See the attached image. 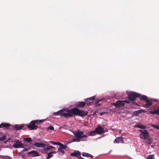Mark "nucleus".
Here are the masks:
<instances>
[{"mask_svg":"<svg viewBox=\"0 0 159 159\" xmlns=\"http://www.w3.org/2000/svg\"><path fill=\"white\" fill-rule=\"evenodd\" d=\"M135 127H137L138 128L143 129H144L146 128V126L140 124L139 123H138L136 124V125L135 126Z\"/></svg>","mask_w":159,"mask_h":159,"instance_id":"b1692460","label":"nucleus"},{"mask_svg":"<svg viewBox=\"0 0 159 159\" xmlns=\"http://www.w3.org/2000/svg\"><path fill=\"white\" fill-rule=\"evenodd\" d=\"M22 146V144L21 142L18 140L16 141L15 143L13 145V147L16 148L21 147Z\"/></svg>","mask_w":159,"mask_h":159,"instance_id":"ddd939ff","label":"nucleus"},{"mask_svg":"<svg viewBox=\"0 0 159 159\" xmlns=\"http://www.w3.org/2000/svg\"><path fill=\"white\" fill-rule=\"evenodd\" d=\"M103 99H101L99 100H98L97 101H95L94 102V104H95V106H100L101 104V103H99V102L101 101L102 100H103Z\"/></svg>","mask_w":159,"mask_h":159,"instance_id":"bb28decb","label":"nucleus"},{"mask_svg":"<svg viewBox=\"0 0 159 159\" xmlns=\"http://www.w3.org/2000/svg\"><path fill=\"white\" fill-rule=\"evenodd\" d=\"M123 139L122 137H117L115 140L114 142L116 143H123Z\"/></svg>","mask_w":159,"mask_h":159,"instance_id":"aec40b11","label":"nucleus"},{"mask_svg":"<svg viewBox=\"0 0 159 159\" xmlns=\"http://www.w3.org/2000/svg\"><path fill=\"white\" fill-rule=\"evenodd\" d=\"M81 153L78 151H75L74 152L70 153V156L72 157H77L78 158L80 157Z\"/></svg>","mask_w":159,"mask_h":159,"instance_id":"4468645a","label":"nucleus"},{"mask_svg":"<svg viewBox=\"0 0 159 159\" xmlns=\"http://www.w3.org/2000/svg\"><path fill=\"white\" fill-rule=\"evenodd\" d=\"M146 102V103L143 106V107L148 108L152 105V101L151 99H147Z\"/></svg>","mask_w":159,"mask_h":159,"instance_id":"dca6fc26","label":"nucleus"},{"mask_svg":"<svg viewBox=\"0 0 159 159\" xmlns=\"http://www.w3.org/2000/svg\"><path fill=\"white\" fill-rule=\"evenodd\" d=\"M97 134H100L105 133V130L100 125H98L95 129Z\"/></svg>","mask_w":159,"mask_h":159,"instance_id":"1a4fd4ad","label":"nucleus"},{"mask_svg":"<svg viewBox=\"0 0 159 159\" xmlns=\"http://www.w3.org/2000/svg\"><path fill=\"white\" fill-rule=\"evenodd\" d=\"M6 135H4L3 136H2L0 137V141H3L5 139Z\"/></svg>","mask_w":159,"mask_h":159,"instance_id":"473e14b6","label":"nucleus"},{"mask_svg":"<svg viewBox=\"0 0 159 159\" xmlns=\"http://www.w3.org/2000/svg\"><path fill=\"white\" fill-rule=\"evenodd\" d=\"M146 140L145 143L148 145H150L152 143V140L150 138V137H147V139H145Z\"/></svg>","mask_w":159,"mask_h":159,"instance_id":"393cba45","label":"nucleus"},{"mask_svg":"<svg viewBox=\"0 0 159 159\" xmlns=\"http://www.w3.org/2000/svg\"><path fill=\"white\" fill-rule=\"evenodd\" d=\"M49 142L51 143L52 144H53V145L57 144V145H59V144H58V143H60L59 142H53L52 141H50Z\"/></svg>","mask_w":159,"mask_h":159,"instance_id":"72a5a7b5","label":"nucleus"},{"mask_svg":"<svg viewBox=\"0 0 159 159\" xmlns=\"http://www.w3.org/2000/svg\"><path fill=\"white\" fill-rule=\"evenodd\" d=\"M146 112L145 110L144 109H141L140 110L136 111H134V114H135L137 115L138 114L142 113V112Z\"/></svg>","mask_w":159,"mask_h":159,"instance_id":"a878e982","label":"nucleus"},{"mask_svg":"<svg viewBox=\"0 0 159 159\" xmlns=\"http://www.w3.org/2000/svg\"><path fill=\"white\" fill-rule=\"evenodd\" d=\"M97 134L96 131H95V129L93 131H91L89 132H87L85 134L87 136H94Z\"/></svg>","mask_w":159,"mask_h":159,"instance_id":"5701e85b","label":"nucleus"},{"mask_svg":"<svg viewBox=\"0 0 159 159\" xmlns=\"http://www.w3.org/2000/svg\"><path fill=\"white\" fill-rule=\"evenodd\" d=\"M79 109L77 107L73 108L71 109H69L71 115H74L78 116Z\"/></svg>","mask_w":159,"mask_h":159,"instance_id":"9b49d317","label":"nucleus"},{"mask_svg":"<svg viewBox=\"0 0 159 159\" xmlns=\"http://www.w3.org/2000/svg\"><path fill=\"white\" fill-rule=\"evenodd\" d=\"M128 96L129 100L132 101L134 100L136 98L140 97V94L135 92H129L127 93Z\"/></svg>","mask_w":159,"mask_h":159,"instance_id":"20e7f679","label":"nucleus"},{"mask_svg":"<svg viewBox=\"0 0 159 159\" xmlns=\"http://www.w3.org/2000/svg\"><path fill=\"white\" fill-rule=\"evenodd\" d=\"M158 108H159L157 107ZM149 112L152 115L157 114V115H159V109L153 110L152 111H150Z\"/></svg>","mask_w":159,"mask_h":159,"instance_id":"412c9836","label":"nucleus"},{"mask_svg":"<svg viewBox=\"0 0 159 159\" xmlns=\"http://www.w3.org/2000/svg\"><path fill=\"white\" fill-rule=\"evenodd\" d=\"M46 147L45 148H44L43 149V151L46 152H47L48 150H51L52 149L55 148L54 147L51 146H49V144L48 143L47 144H46Z\"/></svg>","mask_w":159,"mask_h":159,"instance_id":"a211bd4d","label":"nucleus"},{"mask_svg":"<svg viewBox=\"0 0 159 159\" xmlns=\"http://www.w3.org/2000/svg\"><path fill=\"white\" fill-rule=\"evenodd\" d=\"M140 98V100H145L146 101L147 99H148L147 98V97L145 95H142L141 97H139Z\"/></svg>","mask_w":159,"mask_h":159,"instance_id":"c85d7f7f","label":"nucleus"},{"mask_svg":"<svg viewBox=\"0 0 159 159\" xmlns=\"http://www.w3.org/2000/svg\"><path fill=\"white\" fill-rule=\"evenodd\" d=\"M85 104L86 103L84 102H79L76 103V106L77 107L83 108L85 106Z\"/></svg>","mask_w":159,"mask_h":159,"instance_id":"6ab92c4d","label":"nucleus"},{"mask_svg":"<svg viewBox=\"0 0 159 159\" xmlns=\"http://www.w3.org/2000/svg\"><path fill=\"white\" fill-rule=\"evenodd\" d=\"M89 154L87 153H85V152H83L82 155L83 157H89Z\"/></svg>","mask_w":159,"mask_h":159,"instance_id":"7c9ffc66","label":"nucleus"},{"mask_svg":"<svg viewBox=\"0 0 159 159\" xmlns=\"http://www.w3.org/2000/svg\"><path fill=\"white\" fill-rule=\"evenodd\" d=\"M132 103L133 104H135V105L136 106H138V103L136 102H132Z\"/></svg>","mask_w":159,"mask_h":159,"instance_id":"c9c22d12","label":"nucleus"},{"mask_svg":"<svg viewBox=\"0 0 159 159\" xmlns=\"http://www.w3.org/2000/svg\"><path fill=\"white\" fill-rule=\"evenodd\" d=\"M88 113V112L87 111L79 109L78 116L82 117H83L87 116Z\"/></svg>","mask_w":159,"mask_h":159,"instance_id":"9d476101","label":"nucleus"},{"mask_svg":"<svg viewBox=\"0 0 159 159\" xmlns=\"http://www.w3.org/2000/svg\"><path fill=\"white\" fill-rule=\"evenodd\" d=\"M63 148H64V150H66V148H68L66 146V145H63Z\"/></svg>","mask_w":159,"mask_h":159,"instance_id":"4c0bfd02","label":"nucleus"},{"mask_svg":"<svg viewBox=\"0 0 159 159\" xmlns=\"http://www.w3.org/2000/svg\"><path fill=\"white\" fill-rule=\"evenodd\" d=\"M104 113H105V112H101L100 113V115L102 116L103 115V114Z\"/></svg>","mask_w":159,"mask_h":159,"instance_id":"ea45409f","label":"nucleus"},{"mask_svg":"<svg viewBox=\"0 0 159 159\" xmlns=\"http://www.w3.org/2000/svg\"><path fill=\"white\" fill-rule=\"evenodd\" d=\"M154 101L157 102V99H155Z\"/></svg>","mask_w":159,"mask_h":159,"instance_id":"a18cd8bd","label":"nucleus"},{"mask_svg":"<svg viewBox=\"0 0 159 159\" xmlns=\"http://www.w3.org/2000/svg\"><path fill=\"white\" fill-rule=\"evenodd\" d=\"M151 126L155 128V127H156V125H151Z\"/></svg>","mask_w":159,"mask_h":159,"instance_id":"a19ab883","label":"nucleus"},{"mask_svg":"<svg viewBox=\"0 0 159 159\" xmlns=\"http://www.w3.org/2000/svg\"><path fill=\"white\" fill-rule=\"evenodd\" d=\"M158 108H159V107H158Z\"/></svg>","mask_w":159,"mask_h":159,"instance_id":"de8ad7c7","label":"nucleus"},{"mask_svg":"<svg viewBox=\"0 0 159 159\" xmlns=\"http://www.w3.org/2000/svg\"><path fill=\"white\" fill-rule=\"evenodd\" d=\"M10 126H11V125L9 123H2L0 125V128H2V127L7 128Z\"/></svg>","mask_w":159,"mask_h":159,"instance_id":"4be33fe9","label":"nucleus"},{"mask_svg":"<svg viewBox=\"0 0 159 159\" xmlns=\"http://www.w3.org/2000/svg\"><path fill=\"white\" fill-rule=\"evenodd\" d=\"M46 120V119L35 120L31 121L29 124L27 125V127L30 130H33L39 128L38 125L39 123H41Z\"/></svg>","mask_w":159,"mask_h":159,"instance_id":"f03ea898","label":"nucleus"},{"mask_svg":"<svg viewBox=\"0 0 159 159\" xmlns=\"http://www.w3.org/2000/svg\"><path fill=\"white\" fill-rule=\"evenodd\" d=\"M51 154H52L51 153H50V152L48 153V154L47 157H46L47 159H48L52 157L53 155Z\"/></svg>","mask_w":159,"mask_h":159,"instance_id":"2f4dec72","label":"nucleus"},{"mask_svg":"<svg viewBox=\"0 0 159 159\" xmlns=\"http://www.w3.org/2000/svg\"><path fill=\"white\" fill-rule=\"evenodd\" d=\"M54 129V127L52 126H50L48 127V129H50L51 130H53Z\"/></svg>","mask_w":159,"mask_h":159,"instance_id":"f704fd0d","label":"nucleus"},{"mask_svg":"<svg viewBox=\"0 0 159 159\" xmlns=\"http://www.w3.org/2000/svg\"><path fill=\"white\" fill-rule=\"evenodd\" d=\"M58 144H59L60 147L58 148L57 153L60 155H63L65 153L64 150L63 148V144L61 143H58Z\"/></svg>","mask_w":159,"mask_h":159,"instance_id":"6e6552de","label":"nucleus"},{"mask_svg":"<svg viewBox=\"0 0 159 159\" xmlns=\"http://www.w3.org/2000/svg\"><path fill=\"white\" fill-rule=\"evenodd\" d=\"M130 101L129 100H125L124 101H118L113 103V105L116 107H122L125 105V102L129 103Z\"/></svg>","mask_w":159,"mask_h":159,"instance_id":"423d86ee","label":"nucleus"},{"mask_svg":"<svg viewBox=\"0 0 159 159\" xmlns=\"http://www.w3.org/2000/svg\"><path fill=\"white\" fill-rule=\"evenodd\" d=\"M95 96H93L89 98V99H86V104L88 105H91L92 102H93V100L95 99Z\"/></svg>","mask_w":159,"mask_h":159,"instance_id":"2eb2a0df","label":"nucleus"},{"mask_svg":"<svg viewBox=\"0 0 159 159\" xmlns=\"http://www.w3.org/2000/svg\"><path fill=\"white\" fill-rule=\"evenodd\" d=\"M25 126H26L25 125L22 124V125H11L10 126H11V127H9V129H13L15 130H18L22 129L23 128H24Z\"/></svg>","mask_w":159,"mask_h":159,"instance_id":"0eeeda50","label":"nucleus"},{"mask_svg":"<svg viewBox=\"0 0 159 159\" xmlns=\"http://www.w3.org/2000/svg\"><path fill=\"white\" fill-rule=\"evenodd\" d=\"M73 133L76 138H73L71 142H77L80 141H86L88 137L86 134H84V131H80V130H77L76 131L73 132Z\"/></svg>","mask_w":159,"mask_h":159,"instance_id":"f257e3e1","label":"nucleus"},{"mask_svg":"<svg viewBox=\"0 0 159 159\" xmlns=\"http://www.w3.org/2000/svg\"><path fill=\"white\" fill-rule=\"evenodd\" d=\"M139 131L140 132L139 137L142 139L145 140L147 137H150L149 134L147 130L144 129H139Z\"/></svg>","mask_w":159,"mask_h":159,"instance_id":"39448f33","label":"nucleus"},{"mask_svg":"<svg viewBox=\"0 0 159 159\" xmlns=\"http://www.w3.org/2000/svg\"><path fill=\"white\" fill-rule=\"evenodd\" d=\"M37 148H45L46 144L36 142L33 144Z\"/></svg>","mask_w":159,"mask_h":159,"instance_id":"f8f14e48","label":"nucleus"},{"mask_svg":"<svg viewBox=\"0 0 159 159\" xmlns=\"http://www.w3.org/2000/svg\"><path fill=\"white\" fill-rule=\"evenodd\" d=\"M6 157H8L9 158H10V157H9V156H6Z\"/></svg>","mask_w":159,"mask_h":159,"instance_id":"c03bdc74","label":"nucleus"},{"mask_svg":"<svg viewBox=\"0 0 159 159\" xmlns=\"http://www.w3.org/2000/svg\"><path fill=\"white\" fill-rule=\"evenodd\" d=\"M155 128L157 129H159V126L158 125H156V127H155Z\"/></svg>","mask_w":159,"mask_h":159,"instance_id":"58836bf2","label":"nucleus"},{"mask_svg":"<svg viewBox=\"0 0 159 159\" xmlns=\"http://www.w3.org/2000/svg\"><path fill=\"white\" fill-rule=\"evenodd\" d=\"M79 159H84V158L82 157L81 156H80V158H79Z\"/></svg>","mask_w":159,"mask_h":159,"instance_id":"37998d69","label":"nucleus"},{"mask_svg":"<svg viewBox=\"0 0 159 159\" xmlns=\"http://www.w3.org/2000/svg\"><path fill=\"white\" fill-rule=\"evenodd\" d=\"M50 152V153H51V154H53V153H56L57 152H56L55 151H52V152Z\"/></svg>","mask_w":159,"mask_h":159,"instance_id":"e433bc0d","label":"nucleus"},{"mask_svg":"<svg viewBox=\"0 0 159 159\" xmlns=\"http://www.w3.org/2000/svg\"><path fill=\"white\" fill-rule=\"evenodd\" d=\"M89 157H92V158L93 157V156H92V155L90 154H89Z\"/></svg>","mask_w":159,"mask_h":159,"instance_id":"79ce46f5","label":"nucleus"},{"mask_svg":"<svg viewBox=\"0 0 159 159\" xmlns=\"http://www.w3.org/2000/svg\"><path fill=\"white\" fill-rule=\"evenodd\" d=\"M27 154H31L32 156L34 157L38 156L39 155L37 151L34 150H32L30 152H28L27 153Z\"/></svg>","mask_w":159,"mask_h":159,"instance_id":"f3484780","label":"nucleus"},{"mask_svg":"<svg viewBox=\"0 0 159 159\" xmlns=\"http://www.w3.org/2000/svg\"><path fill=\"white\" fill-rule=\"evenodd\" d=\"M95 114V113H94L93 114Z\"/></svg>","mask_w":159,"mask_h":159,"instance_id":"49530a36","label":"nucleus"},{"mask_svg":"<svg viewBox=\"0 0 159 159\" xmlns=\"http://www.w3.org/2000/svg\"><path fill=\"white\" fill-rule=\"evenodd\" d=\"M146 159H154V157L153 155H149Z\"/></svg>","mask_w":159,"mask_h":159,"instance_id":"c756f323","label":"nucleus"},{"mask_svg":"<svg viewBox=\"0 0 159 159\" xmlns=\"http://www.w3.org/2000/svg\"><path fill=\"white\" fill-rule=\"evenodd\" d=\"M69 111V110L68 109L65 112L64 110H61L54 113V114L56 116L61 115L62 116L65 118H71L73 116L71 114L70 112Z\"/></svg>","mask_w":159,"mask_h":159,"instance_id":"7ed1b4c3","label":"nucleus"},{"mask_svg":"<svg viewBox=\"0 0 159 159\" xmlns=\"http://www.w3.org/2000/svg\"><path fill=\"white\" fill-rule=\"evenodd\" d=\"M24 140H26L27 142H28L30 143L32 141V140H31V138L30 137L25 138Z\"/></svg>","mask_w":159,"mask_h":159,"instance_id":"cd10ccee","label":"nucleus"}]
</instances>
